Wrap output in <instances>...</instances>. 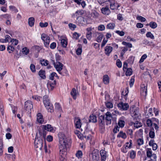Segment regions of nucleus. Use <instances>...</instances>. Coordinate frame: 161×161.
Returning a JSON list of instances; mask_svg holds the SVG:
<instances>
[{"label": "nucleus", "instance_id": "1", "mask_svg": "<svg viewBox=\"0 0 161 161\" xmlns=\"http://www.w3.org/2000/svg\"><path fill=\"white\" fill-rule=\"evenodd\" d=\"M59 137L60 144L59 147V154L61 157L60 159L63 161L67 154V148L69 147L70 139L69 138H67L64 134L59 136Z\"/></svg>", "mask_w": 161, "mask_h": 161}, {"label": "nucleus", "instance_id": "2", "mask_svg": "<svg viewBox=\"0 0 161 161\" xmlns=\"http://www.w3.org/2000/svg\"><path fill=\"white\" fill-rule=\"evenodd\" d=\"M43 102L45 107L46 108L48 112L52 113L53 112V107L52 103H50L49 97L45 95L43 97Z\"/></svg>", "mask_w": 161, "mask_h": 161}, {"label": "nucleus", "instance_id": "3", "mask_svg": "<svg viewBox=\"0 0 161 161\" xmlns=\"http://www.w3.org/2000/svg\"><path fill=\"white\" fill-rule=\"evenodd\" d=\"M45 136V132L43 131L42 137H40L39 139L36 138L34 142V145L36 150H41L42 149L43 144V140L42 138V137L44 138Z\"/></svg>", "mask_w": 161, "mask_h": 161}, {"label": "nucleus", "instance_id": "4", "mask_svg": "<svg viewBox=\"0 0 161 161\" xmlns=\"http://www.w3.org/2000/svg\"><path fill=\"white\" fill-rule=\"evenodd\" d=\"M84 12L83 10H79L76 11L75 14H73L72 16L73 18H76V19L78 20L76 22L78 23V24L80 26L82 25L83 24V19L82 18H80L79 20L80 22H79V20L78 19L79 17L82 15L84 14Z\"/></svg>", "mask_w": 161, "mask_h": 161}, {"label": "nucleus", "instance_id": "5", "mask_svg": "<svg viewBox=\"0 0 161 161\" xmlns=\"http://www.w3.org/2000/svg\"><path fill=\"white\" fill-rule=\"evenodd\" d=\"M105 115H103L99 116L98 118L99 129L102 132H103L105 129Z\"/></svg>", "mask_w": 161, "mask_h": 161}, {"label": "nucleus", "instance_id": "6", "mask_svg": "<svg viewBox=\"0 0 161 161\" xmlns=\"http://www.w3.org/2000/svg\"><path fill=\"white\" fill-rule=\"evenodd\" d=\"M52 63L54 65V67L56 69V70L60 74L64 75L61 71L63 69V65L60 62H55V61L53 60Z\"/></svg>", "mask_w": 161, "mask_h": 161}, {"label": "nucleus", "instance_id": "7", "mask_svg": "<svg viewBox=\"0 0 161 161\" xmlns=\"http://www.w3.org/2000/svg\"><path fill=\"white\" fill-rule=\"evenodd\" d=\"M130 113L131 116L134 118H138L139 117V109L135 107H132L130 108Z\"/></svg>", "mask_w": 161, "mask_h": 161}, {"label": "nucleus", "instance_id": "8", "mask_svg": "<svg viewBox=\"0 0 161 161\" xmlns=\"http://www.w3.org/2000/svg\"><path fill=\"white\" fill-rule=\"evenodd\" d=\"M41 38L44 42L45 47H48L50 42V39L49 36L45 33H43L41 35Z\"/></svg>", "mask_w": 161, "mask_h": 161}, {"label": "nucleus", "instance_id": "9", "mask_svg": "<svg viewBox=\"0 0 161 161\" xmlns=\"http://www.w3.org/2000/svg\"><path fill=\"white\" fill-rule=\"evenodd\" d=\"M105 119L106 124L107 125H111V120L113 117L111 113L108 111L106 113Z\"/></svg>", "mask_w": 161, "mask_h": 161}, {"label": "nucleus", "instance_id": "10", "mask_svg": "<svg viewBox=\"0 0 161 161\" xmlns=\"http://www.w3.org/2000/svg\"><path fill=\"white\" fill-rule=\"evenodd\" d=\"M117 107L118 108L121 110H127L129 108V105L127 103H125L122 102L118 104Z\"/></svg>", "mask_w": 161, "mask_h": 161}, {"label": "nucleus", "instance_id": "11", "mask_svg": "<svg viewBox=\"0 0 161 161\" xmlns=\"http://www.w3.org/2000/svg\"><path fill=\"white\" fill-rule=\"evenodd\" d=\"M25 108L26 111H28V112L31 111V109L33 108L32 102L30 100L26 101L25 103Z\"/></svg>", "mask_w": 161, "mask_h": 161}, {"label": "nucleus", "instance_id": "12", "mask_svg": "<svg viewBox=\"0 0 161 161\" xmlns=\"http://www.w3.org/2000/svg\"><path fill=\"white\" fill-rule=\"evenodd\" d=\"M93 161H98L99 159V152L97 149L94 150L91 154Z\"/></svg>", "mask_w": 161, "mask_h": 161}, {"label": "nucleus", "instance_id": "13", "mask_svg": "<svg viewBox=\"0 0 161 161\" xmlns=\"http://www.w3.org/2000/svg\"><path fill=\"white\" fill-rule=\"evenodd\" d=\"M147 157L150 158V159L153 161H156L157 156L155 154H152L151 149L148 150L147 151Z\"/></svg>", "mask_w": 161, "mask_h": 161}, {"label": "nucleus", "instance_id": "14", "mask_svg": "<svg viewBox=\"0 0 161 161\" xmlns=\"http://www.w3.org/2000/svg\"><path fill=\"white\" fill-rule=\"evenodd\" d=\"M56 81L55 80L53 81H48L47 86L49 90H52L55 85H56Z\"/></svg>", "mask_w": 161, "mask_h": 161}, {"label": "nucleus", "instance_id": "15", "mask_svg": "<svg viewBox=\"0 0 161 161\" xmlns=\"http://www.w3.org/2000/svg\"><path fill=\"white\" fill-rule=\"evenodd\" d=\"M141 94L144 96H146L147 92V85L145 86L144 84H142L141 85Z\"/></svg>", "mask_w": 161, "mask_h": 161}, {"label": "nucleus", "instance_id": "16", "mask_svg": "<svg viewBox=\"0 0 161 161\" xmlns=\"http://www.w3.org/2000/svg\"><path fill=\"white\" fill-rule=\"evenodd\" d=\"M129 142H127L124 145V146L121 148V151L124 153H126L128 151L127 149L128 148H130L131 147H129Z\"/></svg>", "mask_w": 161, "mask_h": 161}, {"label": "nucleus", "instance_id": "17", "mask_svg": "<svg viewBox=\"0 0 161 161\" xmlns=\"http://www.w3.org/2000/svg\"><path fill=\"white\" fill-rule=\"evenodd\" d=\"M74 122L76 128H80L81 125L80 119L78 117H76L75 118Z\"/></svg>", "mask_w": 161, "mask_h": 161}, {"label": "nucleus", "instance_id": "18", "mask_svg": "<svg viewBox=\"0 0 161 161\" xmlns=\"http://www.w3.org/2000/svg\"><path fill=\"white\" fill-rule=\"evenodd\" d=\"M113 47L110 46H106L105 47L104 51L105 54L107 56H109L112 52Z\"/></svg>", "mask_w": 161, "mask_h": 161}, {"label": "nucleus", "instance_id": "19", "mask_svg": "<svg viewBox=\"0 0 161 161\" xmlns=\"http://www.w3.org/2000/svg\"><path fill=\"white\" fill-rule=\"evenodd\" d=\"M100 154L101 156V161H105L107 158L106 151L103 150H101L100 151Z\"/></svg>", "mask_w": 161, "mask_h": 161}, {"label": "nucleus", "instance_id": "20", "mask_svg": "<svg viewBox=\"0 0 161 161\" xmlns=\"http://www.w3.org/2000/svg\"><path fill=\"white\" fill-rule=\"evenodd\" d=\"M101 11L102 14L107 15H109L110 13V10L108 7L102 8L101 9Z\"/></svg>", "mask_w": 161, "mask_h": 161}, {"label": "nucleus", "instance_id": "21", "mask_svg": "<svg viewBox=\"0 0 161 161\" xmlns=\"http://www.w3.org/2000/svg\"><path fill=\"white\" fill-rule=\"evenodd\" d=\"M125 118L124 117H122L119 118L118 122V125L121 128H123L124 127L125 124Z\"/></svg>", "mask_w": 161, "mask_h": 161}, {"label": "nucleus", "instance_id": "22", "mask_svg": "<svg viewBox=\"0 0 161 161\" xmlns=\"http://www.w3.org/2000/svg\"><path fill=\"white\" fill-rule=\"evenodd\" d=\"M43 126V129L44 130L52 132H54V131L53 130V128L50 125L47 124L44 125Z\"/></svg>", "mask_w": 161, "mask_h": 161}, {"label": "nucleus", "instance_id": "23", "mask_svg": "<svg viewBox=\"0 0 161 161\" xmlns=\"http://www.w3.org/2000/svg\"><path fill=\"white\" fill-rule=\"evenodd\" d=\"M119 6V5L117 2H113L110 3V8L112 10L117 9Z\"/></svg>", "mask_w": 161, "mask_h": 161}, {"label": "nucleus", "instance_id": "24", "mask_svg": "<svg viewBox=\"0 0 161 161\" xmlns=\"http://www.w3.org/2000/svg\"><path fill=\"white\" fill-rule=\"evenodd\" d=\"M86 31H87L86 33V38L89 40H90L92 37V28L91 27H89L86 29Z\"/></svg>", "mask_w": 161, "mask_h": 161}, {"label": "nucleus", "instance_id": "25", "mask_svg": "<svg viewBox=\"0 0 161 161\" xmlns=\"http://www.w3.org/2000/svg\"><path fill=\"white\" fill-rule=\"evenodd\" d=\"M37 120L38 122L42 124L44 121L43 116L41 113H38L37 115Z\"/></svg>", "mask_w": 161, "mask_h": 161}, {"label": "nucleus", "instance_id": "26", "mask_svg": "<svg viewBox=\"0 0 161 161\" xmlns=\"http://www.w3.org/2000/svg\"><path fill=\"white\" fill-rule=\"evenodd\" d=\"M89 121L92 123H96L97 122V117L95 115H91L89 117Z\"/></svg>", "mask_w": 161, "mask_h": 161}, {"label": "nucleus", "instance_id": "27", "mask_svg": "<svg viewBox=\"0 0 161 161\" xmlns=\"http://www.w3.org/2000/svg\"><path fill=\"white\" fill-rule=\"evenodd\" d=\"M77 94V91L75 89V88H73L70 92V94L75 100L76 98Z\"/></svg>", "mask_w": 161, "mask_h": 161}, {"label": "nucleus", "instance_id": "28", "mask_svg": "<svg viewBox=\"0 0 161 161\" xmlns=\"http://www.w3.org/2000/svg\"><path fill=\"white\" fill-rule=\"evenodd\" d=\"M103 83L105 84H108L109 82V78L107 75H104L103 78Z\"/></svg>", "mask_w": 161, "mask_h": 161}, {"label": "nucleus", "instance_id": "29", "mask_svg": "<svg viewBox=\"0 0 161 161\" xmlns=\"http://www.w3.org/2000/svg\"><path fill=\"white\" fill-rule=\"evenodd\" d=\"M39 76L42 79H45L46 78L45 71L42 70H40L38 73Z\"/></svg>", "mask_w": 161, "mask_h": 161}, {"label": "nucleus", "instance_id": "30", "mask_svg": "<svg viewBox=\"0 0 161 161\" xmlns=\"http://www.w3.org/2000/svg\"><path fill=\"white\" fill-rule=\"evenodd\" d=\"M35 19L33 17H31L28 19V24L29 26L31 27L33 26L34 24Z\"/></svg>", "mask_w": 161, "mask_h": 161}, {"label": "nucleus", "instance_id": "31", "mask_svg": "<svg viewBox=\"0 0 161 161\" xmlns=\"http://www.w3.org/2000/svg\"><path fill=\"white\" fill-rule=\"evenodd\" d=\"M97 41L98 42H101L103 37V35L102 33H97Z\"/></svg>", "mask_w": 161, "mask_h": 161}, {"label": "nucleus", "instance_id": "32", "mask_svg": "<svg viewBox=\"0 0 161 161\" xmlns=\"http://www.w3.org/2000/svg\"><path fill=\"white\" fill-rule=\"evenodd\" d=\"M117 137H121L124 139H125L127 137L126 134L122 131H120L118 134Z\"/></svg>", "mask_w": 161, "mask_h": 161}, {"label": "nucleus", "instance_id": "33", "mask_svg": "<svg viewBox=\"0 0 161 161\" xmlns=\"http://www.w3.org/2000/svg\"><path fill=\"white\" fill-rule=\"evenodd\" d=\"M75 156L78 159H80L82 158L83 156V153L81 150H78L75 154Z\"/></svg>", "mask_w": 161, "mask_h": 161}, {"label": "nucleus", "instance_id": "34", "mask_svg": "<svg viewBox=\"0 0 161 161\" xmlns=\"http://www.w3.org/2000/svg\"><path fill=\"white\" fill-rule=\"evenodd\" d=\"M105 103L106 107L108 108H112L113 107V103L109 101H105Z\"/></svg>", "mask_w": 161, "mask_h": 161}, {"label": "nucleus", "instance_id": "35", "mask_svg": "<svg viewBox=\"0 0 161 161\" xmlns=\"http://www.w3.org/2000/svg\"><path fill=\"white\" fill-rule=\"evenodd\" d=\"M55 109L58 111L61 112L62 111V108L58 103H56L55 104Z\"/></svg>", "mask_w": 161, "mask_h": 161}, {"label": "nucleus", "instance_id": "36", "mask_svg": "<svg viewBox=\"0 0 161 161\" xmlns=\"http://www.w3.org/2000/svg\"><path fill=\"white\" fill-rule=\"evenodd\" d=\"M3 141L1 139H0V156H1L3 153Z\"/></svg>", "mask_w": 161, "mask_h": 161}, {"label": "nucleus", "instance_id": "37", "mask_svg": "<svg viewBox=\"0 0 161 161\" xmlns=\"http://www.w3.org/2000/svg\"><path fill=\"white\" fill-rule=\"evenodd\" d=\"M125 72V75L126 76H130L131 75L132 73V69L131 68H128L126 69Z\"/></svg>", "mask_w": 161, "mask_h": 161}, {"label": "nucleus", "instance_id": "38", "mask_svg": "<svg viewBox=\"0 0 161 161\" xmlns=\"http://www.w3.org/2000/svg\"><path fill=\"white\" fill-rule=\"evenodd\" d=\"M58 77V76L57 75V74L55 72H53L52 73L49 75V78L50 80H51L52 81H53L54 80V77Z\"/></svg>", "mask_w": 161, "mask_h": 161}, {"label": "nucleus", "instance_id": "39", "mask_svg": "<svg viewBox=\"0 0 161 161\" xmlns=\"http://www.w3.org/2000/svg\"><path fill=\"white\" fill-rule=\"evenodd\" d=\"M61 44L63 47H66L67 45V41L65 39H62L61 40Z\"/></svg>", "mask_w": 161, "mask_h": 161}, {"label": "nucleus", "instance_id": "40", "mask_svg": "<svg viewBox=\"0 0 161 161\" xmlns=\"http://www.w3.org/2000/svg\"><path fill=\"white\" fill-rule=\"evenodd\" d=\"M150 26L153 29L156 28L157 26V25L156 23L154 22H151L149 24Z\"/></svg>", "mask_w": 161, "mask_h": 161}, {"label": "nucleus", "instance_id": "41", "mask_svg": "<svg viewBox=\"0 0 161 161\" xmlns=\"http://www.w3.org/2000/svg\"><path fill=\"white\" fill-rule=\"evenodd\" d=\"M40 63L42 65L45 66H47L49 64L48 61L44 59L40 61Z\"/></svg>", "mask_w": 161, "mask_h": 161}, {"label": "nucleus", "instance_id": "42", "mask_svg": "<svg viewBox=\"0 0 161 161\" xmlns=\"http://www.w3.org/2000/svg\"><path fill=\"white\" fill-rule=\"evenodd\" d=\"M115 26V24L113 23H109L107 25V28L110 29H113Z\"/></svg>", "mask_w": 161, "mask_h": 161}, {"label": "nucleus", "instance_id": "43", "mask_svg": "<svg viewBox=\"0 0 161 161\" xmlns=\"http://www.w3.org/2000/svg\"><path fill=\"white\" fill-rule=\"evenodd\" d=\"M135 59V57L133 56H130L127 60V61L128 63L130 64L133 63Z\"/></svg>", "mask_w": 161, "mask_h": 161}, {"label": "nucleus", "instance_id": "44", "mask_svg": "<svg viewBox=\"0 0 161 161\" xmlns=\"http://www.w3.org/2000/svg\"><path fill=\"white\" fill-rule=\"evenodd\" d=\"M68 26L69 29L71 30H74L76 28V25L75 24L70 23L69 24Z\"/></svg>", "mask_w": 161, "mask_h": 161}, {"label": "nucleus", "instance_id": "45", "mask_svg": "<svg viewBox=\"0 0 161 161\" xmlns=\"http://www.w3.org/2000/svg\"><path fill=\"white\" fill-rule=\"evenodd\" d=\"M136 155V152L133 151L132 150L130 152V157L132 159H134L135 158Z\"/></svg>", "mask_w": 161, "mask_h": 161}, {"label": "nucleus", "instance_id": "46", "mask_svg": "<svg viewBox=\"0 0 161 161\" xmlns=\"http://www.w3.org/2000/svg\"><path fill=\"white\" fill-rule=\"evenodd\" d=\"M146 36L147 37L150 38L152 39H154V36L150 32H147L146 34Z\"/></svg>", "mask_w": 161, "mask_h": 161}, {"label": "nucleus", "instance_id": "47", "mask_svg": "<svg viewBox=\"0 0 161 161\" xmlns=\"http://www.w3.org/2000/svg\"><path fill=\"white\" fill-rule=\"evenodd\" d=\"M127 134L130 136V137L132 138L133 137V131L132 129H129L127 130Z\"/></svg>", "mask_w": 161, "mask_h": 161}, {"label": "nucleus", "instance_id": "48", "mask_svg": "<svg viewBox=\"0 0 161 161\" xmlns=\"http://www.w3.org/2000/svg\"><path fill=\"white\" fill-rule=\"evenodd\" d=\"M10 42L12 43L13 45L16 46L18 44L19 41L16 39L13 38L11 40Z\"/></svg>", "mask_w": 161, "mask_h": 161}, {"label": "nucleus", "instance_id": "49", "mask_svg": "<svg viewBox=\"0 0 161 161\" xmlns=\"http://www.w3.org/2000/svg\"><path fill=\"white\" fill-rule=\"evenodd\" d=\"M134 124L135 127L137 128L141 127L142 125V123L138 121L136 122L135 123H134Z\"/></svg>", "mask_w": 161, "mask_h": 161}, {"label": "nucleus", "instance_id": "50", "mask_svg": "<svg viewBox=\"0 0 161 161\" xmlns=\"http://www.w3.org/2000/svg\"><path fill=\"white\" fill-rule=\"evenodd\" d=\"M147 56L146 54H143L141 57L140 60L139 61V63H142L144 60L147 58Z\"/></svg>", "mask_w": 161, "mask_h": 161}, {"label": "nucleus", "instance_id": "51", "mask_svg": "<svg viewBox=\"0 0 161 161\" xmlns=\"http://www.w3.org/2000/svg\"><path fill=\"white\" fill-rule=\"evenodd\" d=\"M156 122L157 123H153V125H154L155 129L156 130H158V125L159 124V121L157 119H155Z\"/></svg>", "mask_w": 161, "mask_h": 161}, {"label": "nucleus", "instance_id": "52", "mask_svg": "<svg viewBox=\"0 0 161 161\" xmlns=\"http://www.w3.org/2000/svg\"><path fill=\"white\" fill-rule=\"evenodd\" d=\"M14 50V47L12 46H9L7 47V50L9 53H11V52L13 51Z\"/></svg>", "mask_w": 161, "mask_h": 161}, {"label": "nucleus", "instance_id": "53", "mask_svg": "<svg viewBox=\"0 0 161 161\" xmlns=\"http://www.w3.org/2000/svg\"><path fill=\"white\" fill-rule=\"evenodd\" d=\"M22 52L23 54L27 55L29 53V50L27 47H25L22 49Z\"/></svg>", "mask_w": 161, "mask_h": 161}, {"label": "nucleus", "instance_id": "54", "mask_svg": "<svg viewBox=\"0 0 161 161\" xmlns=\"http://www.w3.org/2000/svg\"><path fill=\"white\" fill-rule=\"evenodd\" d=\"M138 145L141 146L144 143L143 140L142 138H139L137 141Z\"/></svg>", "mask_w": 161, "mask_h": 161}, {"label": "nucleus", "instance_id": "55", "mask_svg": "<svg viewBox=\"0 0 161 161\" xmlns=\"http://www.w3.org/2000/svg\"><path fill=\"white\" fill-rule=\"evenodd\" d=\"M147 124L148 126L151 127L153 124L152 120L150 119H148L146 121Z\"/></svg>", "mask_w": 161, "mask_h": 161}, {"label": "nucleus", "instance_id": "56", "mask_svg": "<svg viewBox=\"0 0 161 161\" xmlns=\"http://www.w3.org/2000/svg\"><path fill=\"white\" fill-rule=\"evenodd\" d=\"M80 35L76 32H75L73 34V38L76 39H78Z\"/></svg>", "mask_w": 161, "mask_h": 161}, {"label": "nucleus", "instance_id": "57", "mask_svg": "<svg viewBox=\"0 0 161 161\" xmlns=\"http://www.w3.org/2000/svg\"><path fill=\"white\" fill-rule=\"evenodd\" d=\"M137 19L140 20L142 22H145L146 21V19L141 16H139L137 17Z\"/></svg>", "mask_w": 161, "mask_h": 161}, {"label": "nucleus", "instance_id": "58", "mask_svg": "<svg viewBox=\"0 0 161 161\" xmlns=\"http://www.w3.org/2000/svg\"><path fill=\"white\" fill-rule=\"evenodd\" d=\"M149 137L152 138H153L155 136V133L153 130H150L149 132Z\"/></svg>", "mask_w": 161, "mask_h": 161}, {"label": "nucleus", "instance_id": "59", "mask_svg": "<svg viewBox=\"0 0 161 161\" xmlns=\"http://www.w3.org/2000/svg\"><path fill=\"white\" fill-rule=\"evenodd\" d=\"M32 98L37 101H40L42 99V97H41L38 96L37 95H35L32 96Z\"/></svg>", "mask_w": 161, "mask_h": 161}, {"label": "nucleus", "instance_id": "60", "mask_svg": "<svg viewBox=\"0 0 161 161\" xmlns=\"http://www.w3.org/2000/svg\"><path fill=\"white\" fill-rule=\"evenodd\" d=\"M39 25L41 27H45L48 26V23L47 22H45L44 23L41 22L39 24Z\"/></svg>", "mask_w": 161, "mask_h": 161}, {"label": "nucleus", "instance_id": "61", "mask_svg": "<svg viewBox=\"0 0 161 161\" xmlns=\"http://www.w3.org/2000/svg\"><path fill=\"white\" fill-rule=\"evenodd\" d=\"M30 68L31 70L33 72H34L36 71L35 66L34 64H31L30 66Z\"/></svg>", "mask_w": 161, "mask_h": 161}, {"label": "nucleus", "instance_id": "62", "mask_svg": "<svg viewBox=\"0 0 161 161\" xmlns=\"http://www.w3.org/2000/svg\"><path fill=\"white\" fill-rule=\"evenodd\" d=\"M115 32L117 34H118L120 36H123L125 35V33L123 31H115Z\"/></svg>", "mask_w": 161, "mask_h": 161}, {"label": "nucleus", "instance_id": "63", "mask_svg": "<svg viewBox=\"0 0 161 161\" xmlns=\"http://www.w3.org/2000/svg\"><path fill=\"white\" fill-rule=\"evenodd\" d=\"M81 53H82V48L81 47L78 48L76 51V54L77 55H79L81 54Z\"/></svg>", "mask_w": 161, "mask_h": 161}, {"label": "nucleus", "instance_id": "64", "mask_svg": "<svg viewBox=\"0 0 161 161\" xmlns=\"http://www.w3.org/2000/svg\"><path fill=\"white\" fill-rule=\"evenodd\" d=\"M116 65L119 68H121L122 66V63L119 59L117 60Z\"/></svg>", "mask_w": 161, "mask_h": 161}]
</instances>
